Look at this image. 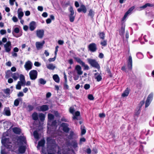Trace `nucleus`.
Wrapping results in <instances>:
<instances>
[{
  "label": "nucleus",
  "mask_w": 154,
  "mask_h": 154,
  "mask_svg": "<svg viewBox=\"0 0 154 154\" xmlns=\"http://www.w3.org/2000/svg\"><path fill=\"white\" fill-rule=\"evenodd\" d=\"M88 61L89 63L93 67H94L97 69L100 68V66L99 65V64L95 60L90 59H88Z\"/></svg>",
  "instance_id": "f257e3e1"
},
{
  "label": "nucleus",
  "mask_w": 154,
  "mask_h": 154,
  "mask_svg": "<svg viewBox=\"0 0 154 154\" xmlns=\"http://www.w3.org/2000/svg\"><path fill=\"white\" fill-rule=\"evenodd\" d=\"M7 139L5 138L2 140V143L5 146L7 149H8L9 150H10L11 149L12 147V144L11 143H7Z\"/></svg>",
  "instance_id": "f03ea898"
},
{
  "label": "nucleus",
  "mask_w": 154,
  "mask_h": 154,
  "mask_svg": "<svg viewBox=\"0 0 154 154\" xmlns=\"http://www.w3.org/2000/svg\"><path fill=\"white\" fill-rule=\"evenodd\" d=\"M38 73L36 70H31L29 73V75L31 79L35 80L37 78Z\"/></svg>",
  "instance_id": "7ed1b4c3"
},
{
  "label": "nucleus",
  "mask_w": 154,
  "mask_h": 154,
  "mask_svg": "<svg viewBox=\"0 0 154 154\" xmlns=\"http://www.w3.org/2000/svg\"><path fill=\"white\" fill-rule=\"evenodd\" d=\"M88 48L89 50L91 52H95L97 50L96 45L95 43H91L88 46Z\"/></svg>",
  "instance_id": "20e7f679"
},
{
  "label": "nucleus",
  "mask_w": 154,
  "mask_h": 154,
  "mask_svg": "<svg viewBox=\"0 0 154 154\" xmlns=\"http://www.w3.org/2000/svg\"><path fill=\"white\" fill-rule=\"evenodd\" d=\"M153 97V94L152 93H151L149 94L147 98V99L145 103V107H147L149 105L151 102L152 101V99Z\"/></svg>",
  "instance_id": "39448f33"
},
{
  "label": "nucleus",
  "mask_w": 154,
  "mask_h": 154,
  "mask_svg": "<svg viewBox=\"0 0 154 154\" xmlns=\"http://www.w3.org/2000/svg\"><path fill=\"white\" fill-rule=\"evenodd\" d=\"M4 47L5 51L7 52L10 51L11 48V42L8 41L6 44H4Z\"/></svg>",
  "instance_id": "423d86ee"
},
{
  "label": "nucleus",
  "mask_w": 154,
  "mask_h": 154,
  "mask_svg": "<svg viewBox=\"0 0 154 154\" xmlns=\"http://www.w3.org/2000/svg\"><path fill=\"white\" fill-rule=\"evenodd\" d=\"M48 106L47 105H44L42 106H38L36 109L39 111H45L48 110Z\"/></svg>",
  "instance_id": "0eeeda50"
},
{
  "label": "nucleus",
  "mask_w": 154,
  "mask_h": 154,
  "mask_svg": "<svg viewBox=\"0 0 154 154\" xmlns=\"http://www.w3.org/2000/svg\"><path fill=\"white\" fill-rule=\"evenodd\" d=\"M32 64L30 61L26 62L24 65V67L26 70L28 71L31 69L32 67Z\"/></svg>",
  "instance_id": "6e6552de"
},
{
  "label": "nucleus",
  "mask_w": 154,
  "mask_h": 154,
  "mask_svg": "<svg viewBox=\"0 0 154 154\" xmlns=\"http://www.w3.org/2000/svg\"><path fill=\"white\" fill-rule=\"evenodd\" d=\"M78 63H79L82 66L84 67V70H88L89 69V67L88 65H86L85 63L82 61L80 59L78 58Z\"/></svg>",
  "instance_id": "1a4fd4ad"
},
{
  "label": "nucleus",
  "mask_w": 154,
  "mask_h": 154,
  "mask_svg": "<svg viewBox=\"0 0 154 154\" xmlns=\"http://www.w3.org/2000/svg\"><path fill=\"white\" fill-rule=\"evenodd\" d=\"M61 126L63 128V130L65 132L67 133L69 132L70 129L68 128V125L67 123H63L61 124Z\"/></svg>",
  "instance_id": "9d476101"
},
{
  "label": "nucleus",
  "mask_w": 154,
  "mask_h": 154,
  "mask_svg": "<svg viewBox=\"0 0 154 154\" xmlns=\"http://www.w3.org/2000/svg\"><path fill=\"white\" fill-rule=\"evenodd\" d=\"M70 112L73 115V119H77V111H75V109L73 107H71L69 109Z\"/></svg>",
  "instance_id": "9b49d317"
},
{
  "label": "nucleus",
  "mask_w": 154,
  "mask_h": 154,
  "mask_svg": "<svg viewBox=\"0 0 154 154\" xmlns=\"http://www.w3.org/2000/svg\"><path fill=\"white\" fill-rule=\"evenodd\" d=\"M87 10L86 7L83 5H80V7L78 9V11L79 12H83L85 13L87 12Z\"/></svg>",
  "instance_id": "f8f14e48"
},
{
  "label": "nucleus",
  "mask_w": 154,
  "mask_h": 154,
  "mask_svg": "<svg viewBox=\"0 0 154 154\" xmlns=\"http://www.w3.org/2000/svg\"><path fill=\"white\" fill-rule=\"evenodd\" d=\"M44 31L43 29H38L36 31V35L39 38H41L43 37Z\"/></svg>",
  "instance_id": "ddd939ff"
},
{
  "label": "nucleus",
  "mask_w": 154,
  "mask_h": 154,
  "mask_svg": "<svg viewBox=\"0 0 154 154\" xmlns=\"http://www.w3.org/2000/svg\"><path fill=\"white\" fill-rule=\"evenodd\" d=\"M45 43V42L44 41H43L42 42H36L35 43V45L37 49L38 50H39L42 49Z\"/></svg>",
  "instance_id": "4468645a"
},
{
  "label": "nucleus",
  "mask_w": 154,
  "mask_h": 154,
  "mask_svg": "<svg viewBox=\"0 0 154 154\" xmlns=\"http://www.w3.org/2000/svg\"><path fill=\"white\" fill-rule=\"evenodd\" d=\"M125 25L122 24L121 28L119 30V34L121 37H123L124 34L125 32Z\"/></svg>",
  "instance_id": "2eb2a0df"
},
{
  "label": "nucleus",
  "mask_w": 154,
  "mask_h": 154,
  "mask_svg": "<svg viewBox=\"0 0 154 154\" xmlns=\"http://www.w3.org/2000/svg\"><path fill=\"white\" fill-rule=\"evenodd\" d=\"M127 62V66L128 69L130 70H131L132 69V57L131 56H130L129 57L128 59Z\"/></svg>",
  "instance_id": "dca6fc26"
},
{
  "label": "nucleus",
  "mask_w": 154,
  "mask_h": 154,
  "mask_svg": "<svg viewBox=\"0 0 154 154\" xmlns=\"http://www.w3.org/2000/svg\"><path fill=\"white\" fill-rule=\"evenodd\" d=\"M134 8V6H132L130 8L127 12L125 13L122 19V20H124L127 17L128 15L130 14Z\"/></svg>",
  "instance_id": "f3484780"
},
{
  "label": "nucleus",
  "mask_w": 154,
  "mask_h": 154,
  "mask_svg": "<svg viewBox=\"0 0 154 154\" xmlns=\"http://www.w3.org/2000/svg\"><path fill=\"white\" fill-rule=\"evenodd\" d=\"M134 8V6H132L130 8L127 12L125 13L122 19V20H124L127 17L128 15L130 14Z\"/></svg>",
  "instance_id": "a211bd4d"
},
{
  "label": "nucleus",
  "mask_w": 154,
  "mask_h": 154,
  "mask_svg": "<svg viewBox=\"0 0 154 154\" xmlns=\"http://www.w3.org/2000/svg\"><path fill=\"white\" fill-rule=\"evenodd\" d=\"M3 114L4 115L7 116H9L11 115V111L9 107H5L4 110Z\"/></svg>",
  "instance_id": "6ab92c4d"
},
{
  "label": "nucleus",
  "mask_w": 154,
  "mask_h": 154,
  "mask_svg": "<svg viewBox=\"0 0 154 154\" xmlns=\"http://www.w3.org/2000/svg\"><path fill=\"white\" fill-rule=\"evenodd\" d=\"M35 22L34 21H32L29 25V29L31 31L34 30L36 27Z\"/></svg>",
  "instance_id": "aec40b11"
},
{
  "label": "nucleus",
  "mask_w": 154,
  "mask_h": 154,
  "mask_svg": "<svg viewBox=\"0 0 154 154\" xmlns=\"http://www.w3.org/2000/svg\"><path fill=\"white\" fill-rule=\"evenodd\" d=\"M20 81H18L22 84H23L24 85H25L26 81L25 79V77L23 74H20L19 76Z\"/></svg>",
  "instance_id": "412c9836"
},
{
  "label": "nucleus",
  "mask_w": 154,
  "mask_h": 154,
  "mask_svg": "<svg viewBox=\"0 0 154 154\" xmlns=\"http://www.w3.org/2000/svg\"><path fill=\"white\" fill-rule=\"evenodd\" d=\"M26 149V146H20L18 150L20 153L22 154L25 152Z\"/></svg>",
  "instance_id": "4be33fe9"
},
{
  "label": "nucleus",
  "mask_w": 154,
  "mask_h": 154,
  "mask_svg": "<svg viewBox=\"0 0 154 154\" xmlns=\"http://www.w3.org/2000/svg\"><path fill=\"white\" fill-rule=\"evenodd\" d=\"M18 17L21 20L22 17L23 16L24 14L23 13L22 11L21 8H19L17 11Z\"/></svg>",
  "instance_id": "5701e85b"
},
{
  "label": "nucleus",
  "mask_w": 154,
  "mask_h": 154,
  "mask_svg": "<svg viewBox=\"0 0 154 154\" xmlns=\"http://www.w3.org/2000/svg\"><path fill=\"white\" fill-rule=\"evenodd\" d=\"M46 66L48 69L51 70H54L56 68L55 66L52 63L46 64Z\"/></svg>",
  "instance_id": "b1692460"
},
{
  "label": "nucleus",
  "mask_w": 154,
  "mask_h": 154,
  "mask_svg": "<svg viewBox=\"0 0 154 154\" xmlns=\"http://www.w3.org/2000/svg\"><path fill=\"white\" fill-rule=\"evenodd\" d=\"M81 135L82 136V135H84L86 133V130L85 129V128L84 125H81Z\"/></svg>",
  "instance_id": "393cba45"
},
{
  "label": "nucleus",
  "mask_w": 154,
  "mask_h": 154,
  "mask_svg": "<svg viewBox=\"0 0 154 154\" xmlns=\"http://www.w3.org/2000/svg\"><path fill=\"white\" fill-rule=\"evenodd\" d=\"M19 31H20L19 29L17 27V28H14V31H12V34L14 36H15L16 37H20L21 35H16L14 34V32H15V33H19Z\"/></svg>",
  "instance_id": "a878e982"
},
{
  "label": "nucleus",
  "mask_w": 154,
  "mask_h": 154,
  "mask_svg": "<svg viewBox=\"0 0 154 154\" xmlns=\"http://www.w3.org/2000/svg\"><path fill=\"white\" fill-rule=\"evenodd\" d=\"M13 131L15 134H19L20 133L21 130L19 128L15 127L13 128Z\"/></svg>",
  "instance_id": "bb28decb"
},
{
  "label": "nucleus",
  "mask_w": 154,
  "mask_h": 154,
  "mask_svg": "<svg viewBox=\"0 0 154 154\" xmlns=\"http://www.w3.org/2000/svg\"><path fill=\"white\" fill-rule=\"evenodd\" d=\"M154 6V4H151L149 3H147L144 5L140 7V8L142 9H144L147 7H153Z\"/></svg>",
  "instance_id": "cd10ccee"
},
{
  "label": "nucleus",
  "mask_w": 154,
  "mask_h": 154,
  "mask_svg": "<svg viewBox=\"0 0 154 154\" xmlns=\"http://www.w3.org/2000/svg\"><path fill=\"white\" fill-rule=\"evenodd\" d=\"M19 75L18 73L15 72L13 73L11 76V77L14 79L15 81H16L19 78Z\"/></svg>",
  "instance_id": "c85d7f7f"
},
{
  "label": "nucleus",
  "mask_w": 154,
  "mask_h": 154,
  "mask_svg": "<svg viewBox=\"0 0 154 154\" xmlns=\"http://www.w3.org/2000/svg\"><path fill=\"white\" fill-rule=\"evenodd\" d=\"M45 143V141L44 140H42L40 141H39L38 143V148L40 146L44 147Z\"/></svg>",
  "instance_id": "c756f323"
},
{
  "label": "nucleus",
  "mask_w": 154,
  "mask_h": 154,
  "mask_svg": "<svg viewBox=\"0 0 154 154\" xmlns=\"http://www.w3.org/2000/svg\"><path fill=\"white\" fill-rule=\"evenodd\" d=\"M53 78L54 81L57 83H59L60 82V78L57 74L54 75L53 76Z\"/></svg>",
  "instance_id": "7c9ffc66"
},
{
  "label": "nucleus",
  "mask_w": 154,
  "mask_h": 154,
  "mask_svg": "<svg viewBox=\"0 0 154 154\" xmlns=\"http://www.w3.org/2000/svg\"><path fill=\"white\" fill-rule=\"evenodd\" d=\"M22 100V99L21 98H18L16 99L14 102V105L15 106H18L19 102L20 101Z\"/></svg>",
  "instance_id": "2f4dec72"
},
{
  "label": "nucleus",
  "mask_w": 154,
  "mask_h": 154,
  "mask_svg": "<svg viewBox=\"0 0 154 154\" xmlns=\"http://www.w3.org/2000/svg\"><path fill=\"white\" fill-rule=\"evenodd\" d=\"M97 75V76H96L95 78L97 79V82H99L102 79V77L101 75L99 74L98 72L94 74V75L95 76Z\"/></svg>",
  "instance_id": "473e14b6"
},
{
  "label": "nucleus",
  "mask_w": 154,
  "mask_h": 154,
  "mask_svg": "<svg viewBox=\"0 0 154 154\" xmlns=\"http://www.w3.org/2000/svg\"><path fill=\"white\" fill-rule=\"evenodd\" d=\"M32 119L35 121L37 120L38 119V115L37 112H35L32 115Z\"/></svg>",
  "instance_id": "72a5a7b5"
},
{
  "label": "nucleus",
  "mask_w": 154,
  "mask_h": 154,
  "mask_svg": "<svg viewBox=\"0 0 154 154\" xmlns=\"http://www.w3.org/2000/svg\"><path fill=\"white\" fill-rule=\"evenodd\" d=\"M129 93V90L128 88H127L126 89L125 91L122 94V96L123 97H127Z\"/></svg>",
  "instance_id": "f704fd0d"
},
{
  "label": "nucleus",
  "mask_w": 154,
  "mask_h": 154,
  "mask_svg": "<svg viewBox=\"0 0 154 154\" xmlns=\"http://www.w3.org/2000/svg\"><path fill=\"white\" fill-rule=\"evenodd\" d=\"M12 74L11 71L10 70H8L6 72V74L5 76V78L6 79L9 78L10 76H11Z\"/></svg>",
  "instance_id": "c9c22d12"
},
{
  "label": "nucleus",
  "mask_w": 154,
  "mask_h": 154,
  "mask_svg": "<svg viewBox=\"0 0 154 154\" xmlns=\"http://www.w3.org/2000/svg\"><path fill=\"white\" fill-rule=\"evenodd\" d=\"M25 85L22 84L20 82H18L17 84L16 85V88L18 90H20L21 89V86H24Z\"/></svg>",
  "instance_id": "e433bc0d"
},
{
  "label": "nucleus",
  "mask_w": 154,
  "mask_h": 154,
  "mask_svg": "<svg viewBox=\"0 0 154 154\" xmlns=\"http://www.w3.org/2000/svg\"><path fill=\"white\" fill-rule=\"evenodd\" d=\"M38 82L41 84L44 85L46 83V81L43 79L40 78L38 80Z\"/></svg>",
  "instance_id": "4c0bfd02"
},
{
  "label": "nucleus",
  "mask_w": 154,
  "mask_h": 154,
  "mask_svg": "<svg viewBox=\"0 0 154 154\" xmlns=\"http://www.w3.org/2000/svg\"><path fill=\"white\" fill-rule=\"evenodd\" d=\"M71 152L72 154H74V151L73 149H71L70 150V149H69L68 150H66L63 151V154H69L70 152Z\"/></svg>",
  "instance_id": "58836bf2"
},
{
  "label": "nucleus",
  "mask_w": 154,
  "mask_h": 154,
  "mask_svg": "<svg viewBox=\"0 0 154 154\" xmlns=\"http://www.w3.org/2000/svg\"><path fill=\"white\" fill-rule=\"evenodd\" d=\"M99 35V37L100 39L104 40L105 38V34L103 32H100L98 34Z\"/></svg>",
  "instance_id": "ea45409f"
},
{
  "label": "nucleus",
  "mask_w": 154,
  "mask_h": 154,
  "mask_svg": "<svg viewBox=\"0 0 154 154\" xmlns=\"http://www.w3.org/2000/svg\"><path fill=\"white\" fill-rule=\"evenodd\" d=\"M94 15V12L92 9H90L89 11V13L88 14V16H90L91 18H93Z\"/></svg>",
  "instance_id": "a19ab883"
},
{
  "label": "nucleus",
  "mask_w": 154,
  "mask_h": 154,
  "mask_svg": "<svg viewBox=\"0 0 154 154\" xmlns=\"http://www.w3.org/2000/svg\"><path fill=\"white\" fill-rule=\"evenodd\" d=\"M33 136L34 138L37 139L38 140L39 139V135L37 131H35L33 132Z\"/></svg>",
  "instance_id": "79ce46f5"
},
{
  "label": "nucleus",
  "mask_w": 154,
  "mask_h": 154,
  "mask_svg": "<svg viewBox=\"0 0 154 154\" xmlns=\"http://www.w3.org/2000/svg\"><path fill=\"white\" fill-rule=\"evenodd\" d=\"M78 74L81 75L82 74L83 71L82 70V68L81 66L78 65Z\"/></svg>",
  "instance_id": "37998d69"
},
{
  "label": "nucleus",
  "mask_w": 154,
  "mask_h": 154,
  "mask_svg": "<svg viewBox=\"0 0 154 154\" xmlns=\"http://www.w3.org/2000/svg\"><path fill=\"white\" fill-rule=\"evenodd\" d=\"M38 116L41 121H43L45 118V115L42 113H40L39 114Z\"/></svg>",
  "instance_id": "c03bdc74"
},
{
  "label": "nucleus",
  "mask_w": 154,
  "mask_h": 154,
  "mask_svg": "<svg viewBox=\"0 0 154 154\" xmlns=\"http://www.w3.org/2000/svg\"><path fill=\"white\" fill-rule=\"evenodd\" d=\"M100 45L103 46H106L107 45V41L106 40L101 41L100 43Z\"/></svg>",
  "instance_id": "a18cd8bd"
},
{
  "label": "nucleus",
  "mask_w": 154,
  "mask_h": 154,
  "mask_svg": "<svg viewBox=\"0 0 154 154\" xmlns=\"http://www.w3.org/2000/svg\"><path fill=\"white\" fill-rule=\"evenodd\" d=\"M86 139L84 137H81L79 141V144L81 145L84 142L86 141Z\"/></svg>",
  "instance_id": "49530a36"
},
{
  "label": "nucleus",
  "mask_w": 154,
  "mask_h": 154,
  "mask_svg": "<svg viewBox=\"0 0 154 154\" xmlns=\"http://www.w3.org/2000/svg\"><path fill=\"white\" fill-rule=\"evenodd\" d=\"M137 57L140 59H141L143 57V54L141 52H138L136 54Z\"/></svg>",
  "instance_id": "de8ad7c7"
},
{
  "label": "nucleus",
  "mask_w": 154,
  "mask_h": 154,
  "mask_svg": "<svg viewBox=\"0 0 154 154\" xmlns=\"http://www.w3.org/2000/svg\"><path fill=\"white\" fill-rule=\"evenodd\" d=\"M71 147L75 149L77 147V143L76 142H72L70 144Z\"/></svg>",
  "instance_id": "09e8293b"
},
{
  "label": "nucleus",
  "mask_w": 154,
  "mask_h": 154,
  "mask_svg": "<svg viewBox=\"0 0 154 154\" xmlns=\"http://www.w3.org/2000/svg\"><path fill=\"white\" fill-rule=\"evenodd\" d=\"M74 135V133L72 131H71L69 134L67 136V137L68 139H71L72 138L73 136Z\"/></svg>",
  "instance_id": "8fccbe9b"
},
{
  "label": "nucleus",
  "mask_w": 154,
  "mask_h": 154,
  "mask_svg": "<svg viewBox=\"0 0 154 154\" xmlns=\"http://www.w3.org/2000/svg\"><path fill=\"white\" fill-rule=\"evenodd\" d=\"M48 118L49 120H52L54 119V116L51 114H49L48 115Z\"/></svg>",
  "instance_id": "3c124183"
},
{
  "label": "nucleus",
  "mask_w": 154,
  "mask_h": 154,
  "mask_svg": "<svg viewBox=\"0 0 154 154\" xmlns=\"http://www.w3.org/2000/svg\"><path fill=\"white\" fill-rule=\"evenodd\" d=\"M3 91L7 94H10V90L9 88H7L5 89H4Z\"/></svg>",
  "instance_id": "603ef678"
},
{
  "label": "nucleus",
  "mask_w": 154,
  "mask_h": 154,
  "mask_svg": "<svg viewBox=\"0 0 154 154\" xmlns=\"http://www.w3.org/2000/svg\"><path fill=\"white\" fill-rule=\"evenodd\" d=\"M141 111L140 108H137V109L136 110L135 112V115L136 116H138L140 113Z\"/></svg>",
  "instance_id": "864d4df0"
},
{
  "label": "nucleus",
  "mask_w": 154,
  "mask_h": 154,
  "mask_svg": "<svg viewBox=\"0 0 154 154\" xmlns=\"http://www.w3.org/2000/svg\"><path fill=\"white\" fill-rule=\"evenodd\" d=\"M69 11L70 12V15L73 16L74 14V12L72 7L71 6L69 8Z\"/></svg>",
  "instance_id": "5fc2aeb1"
},
{
  "label": "nucleus",
  "mask_w": 154,
  "mask_h": 154,
  "mask_svg": "<svg viewBox=\"0 0 154 154\" xmlns=\"http://www.w3.org/2000/svg\"><path fill=\"white\" fill-rule=\"evenodd\" d=\"M19 139L25 143H26V142L25 138L24 137L20 136L19 137Z\"/></svg>",
  "instance_id": "6e6d98bb"
},
{
  "label": "nucleus",
  "mask_w": 154,
  "mask_h": 154,
  "mask_svg": "<svg viewBox=\"0 0 154 154\" xmlns=\"http://www.w3.org/2000/svg\"><path fill=\"white\" fill-rule=\"evenodd\" d=\"M83 119L80 116V112L79 111H78V121L83 120Z\"/></svg>",
  "instance_id": "4d7b16f0"
},
{
  "label": "nucleus",
  "mask_w": 154,
  "mask_h": 154,
  "mask_svg": "<svg viewBox=\"0 0 154 154\" xmlns=\"http://www.w3.org/2000/svg\"><path fill=\"white\" fill-rule=\"evenodd\" d=\"M90 88V85L87 84H86L84 86V88L86 90H88Z\"/></svg>",
  "instance_id": "13d9d810"
},
{
  "label": "nucleus",
  "mask_w": 154,
  "mask_h": 154,
  "mask_svg": "<svg viewBox=\"0 0 154 154\" xmlns=\"http://www.w3.org/2000/svg\"><path fill=\"white\" fill-rule=\"evenodd\" d=\"M88 99L90 100H92L94 99V97L92 94H89L88 96Z\"/></svg>",
  "instance_id": "bf43d9fd"
},
{
  "label": "nucleus",
  "mask_w": 154,
  "mask_h": 154,
  "mask_svg": "<svg viewBox=\"0 0 154 154\" xmlns=\"http://www.w3.org/2000/svg\"><path fill=\"white\" fill-rule=\"evenodd\" d=\"M106 71H107V73H108L110 77H112V75L111 73L110 70L109 69H107Z\"/></svg>",
  "instance_id": "052dcab7"
},
{
  "label": "nucleus",
  "mask_w": 154,
  "mask_h": 154,
  "mask_svg": "<svg viewBox=\"0 0 154 154\" xmlns=\"http://www.w3.org/2000/svg\"><path fill=\"white\" fill-rule=\"evenodd\" d=\"M6 30L5 29H1L0 31V33L2 35H3L6 34Z\"/></svg>",
  "instance_id": "680f3d73"
},
{
  "label": "nucleus",
  "mask_w": 154,
  "mask_h": 154,
  "mask_svg": "<svg viewBox=\"0 0 154 154\" xmlns=\"http://www.w3.org/2000/svg\"><path fill=\"white\" fill-rule=\"evenodd\" d=\"M28 110L29 111L32 110L33 108V106L31 105H28Z\"/></svg>",
  "instance_id": "e2e57ef3"
},
{
  "label": "nucleus",
  "mask_w": 154,
  "mask_h": 154,
  "mask_svg": "<svg viewBox=\"0 0 154 154\" xmlns=\"http://www.w3.org/2000/svg\"><path fill=\"white\" fill-rule=\"evenodd\" d=\"M24 96L23 93L22 92H19L17 94L18 97H23Z\"/></svg>",
  "instance_id": "0e129e2a"
},
{
  "label": "nucleus",
  "mask_w": 154,
  "mask_h": 154,
  "mask_svg": "<svg viewBox=\"0 0 154 154\" xmlns=\"http://www.w3.org/2000/svg\"><path fill=\"white\" fill-rule=\"evenodd\" d=\"M99 116L100 118H104L105 117V115L104 113H101L99 114Z\"/></svg>",
  "instance_id": "69168bd1"
},
{
  "label": "nucleus",
  "mask_w": 154,
  "mask_h": 154,
  "mask_svg": "<svg viewBox=\"0 0 154 154\" xmlns=\"http://www.w3.org/2000/svg\"><path fill=\"white\" fill-rule=\"evenodd\" d=\"M12 20L14 22H16L18 21V19L17 17L15 16H14L12 18Z\"/></svg>",
  "instance_id": "338daca9"
},
{
  "label": "nucleus",
  "mask_w": 154,
  "mask_h": 154,
  "mask_svg": "<svg viewBox=\"0 0 154 154\" xmlns=\"http://www.w3.org/2000/svg\"><path fill=\"white\" fill-rule=\"evenodd\" d=\"M16 0H9V3L11 5H14V2H15Z\"/></svg>",
  "instance_id": "774afa93"
}]
</instances>
